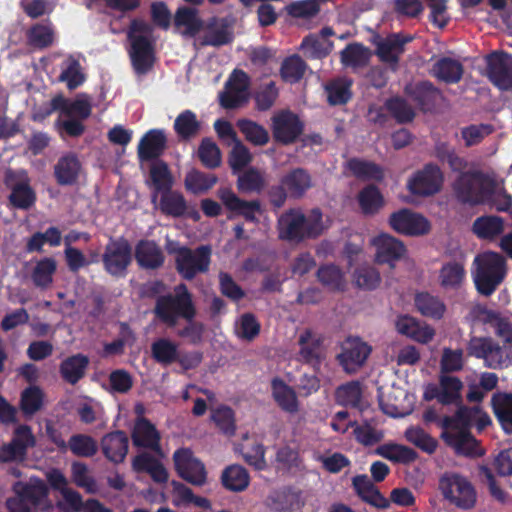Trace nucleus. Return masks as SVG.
<instances>
[{
  "label": "nucleus",
  "instance_id": "1",
  "mask_svg": "<svg viewBox=\"0 0 512 512\" xmlns=\"http://www.w3.org/2000/svg\"><path fill=\"white\" fill-rule=\"evenodd\" d=\"M485 320L495 329L503 345L500 346L489 337H472L467 345L468 355L483 359L485 365L491 369L510 366L512 364V324L495 311H488Z\"/></svg>",
  "mask_w": 512,
  "mask_h": 512
},
{
  "label": "nucleus",
  "instance_id": "2",
  "mask_svg": "<svg viewBox=\"0 0 512 512\" xmlns=\"http://www.w3.org/2000/svg\"><path fill=\"white\" fill-rule=\"evenodd\" d=\"M279 238L300 243L307 239H316L322 235L324 225L319 208L311 210L306 216L300 209H289L278 220Z\"/></svg>",
  "mask_w": 512,
  "mask_h": 512
},
{
  "label": "nucleus",
  "instance_id": "3",
  "mask_svg": "<svg viewBox=\"0 0 512 512\" xmlns=\"http://www.w3.org/2000/svg\"><path fill=\"white\" fill-rule=\"evenodd\" d=\"M154 314L156 318L169 328L178 324L180 319L193 320L197 310L193 295L184 283L174 287L173 293L160 295L156 299Z\"/></svg>",
  "mask_w": 512,
  "mask_h": 512
},
{
  "label": "nucleus",
  "instance_id": "4",
  "mask_svg": "<svg viewBox=\"0 0 512 512\" xmlns=\"http://www.w3.org/2000/svg\"><path fill=\"white\" fill-rule=\"evenodd\" d=\"M473 281L478 293L491 296L507 275L506 259L499 253L486 251L478 254L473 261Z\"/></svg>",
  "mask_w": 512,
  "mask_h": 512
},
{
  "label": "nucleus",
  "instance_id": "5",
  "mask_svg": "<svg viewBox=\"0 0 512 512\" xmlns=\"http://www.w3.org/2000/svg\"><path fill=\"white\" fill-rule=\"evenodd\" d=\"M452 188L456 199L460 203L478 205L488 201L493 196L496 182L480 170L461 171Z\"/></svg>",
  "mask_w": 512,
  "mask_h": 512
},
{
  "label": "nucleus",
  "instance_id": "6",
  "mask_svg": "<svg viewBox=\"0 0 512 512\" xmlns=\"http://www.w3.org/2000/svg\"><path fill=\"white\" fill-rule=\"evenodd\" d=\"M471 420H477L474 425L479 431L491 423L490 418H443L441 423L442 438L459 454H478L477 442L469 432Z\"/></svg>",
  "mask_w": 512,
  "mask_h": 512
},
{
  "label": "nucleus",
  "instance_id": "7",
  "mask_svg": "<svg viewBox=\"0 0 512 512\" xmlns=\"http://www.w3.org/2000/svg\"><path fill=\"white\" fill-rule=\"evenodd\" d=\"M168 253L175 256V269L184 280L191 281L198 274L209 271L212 249L209 245H200L195 249L180 246L178 243L168 247Z\"/></svg>",
  "mask_w": 512,
  "mask_h": 512
},
{
  "label": "nucleus",
  "instance_id": "8",
  "mask_svg": "<svg viewBox=\"0 0 512 512\" xmlns=\"http://www.w3.org/2000/svg\"><path fill=\"white\" fill-rule=\"evenodd\" d=\"M439 490L444 500L461 510L476 506L477 491L472 482L457 473H445L439 479Z\"/></svg>",
  "mask_w": 512,
  "mask_h": 512
},
{
  "label": "nucleus",
  "instance_id": "9",
  "mask_svg": "<svg viewBox=\"0 0 512 512\" xmlns=\"http://www.w3.org/2000/svg\"><path fill=\"white\" fill-rule=\"evenodd\" d=\"M132 257V246L127 239H111L102 254L103 268L114 278H124L132 263Z\"/></svg>",
  "mask_w": 512,
  "mask_h": 512
},
{
  "label": "nucleus",
  "instance_id": "10",
  "mask_svg": "<svg viewBox=\"0 0 512 512\" xmlns=\"http://www.w3.org/2000/svg\"><path fill=\"white\" fill-rule=\"evenodd\" d=\"M444 182V175L438 165L427 163L417 170L407 181V189L412 195L428 197L437 194Z\"/></svg>",
  "mask_w": 512,
  "mask_h": 512
},
{
  "label": "nucleus",
  "instance_id": "11",
  "mask_svg": "<svg viewBox=\"0 0 512 512\" xmlns=\"http://www.w3.org/2000/svg\"><path fill=\"white\" fill-rule=\"evenodd\" d=\"M174 468L177 474L194 486L207 483V471L201 460L188 448H179L173 454Z\"/></svg>",
  "mask_w": 512,
  "mask_h": 512
},
{
  "label": "nucleus",
  "instance_id": "12",
  "mask_svg": "<svg viewBox=\"0 0 512 512\" xmlns=\"http://www.w3.org/2000/svg\"><path fill=\"white\" fill-rule=\"evenodd\" d=\"M271 121L273 138L283 145L295 143L304 131L303 121L290 110L279 111Z\"/></svg>",
  "mask_w": 512,
  "mask_h": 512
},
{
  "label": "nucleus",
  "instance_id": "13",
  "mask_svg": "<svg viewBox=\"0 0 512 512\" xmlns=\"http://www.w3.org/2000/svg\"><path fill=\"white\" fill-rule=\"evenodd\" d=\"M487 77L501 91L512 90V54L494 51L486 57Z\"/></svg>",
  "mask_w": 512,
  "mask_h": 512
},
{
  "label": "nucleus",
  "instance_id": "14",
  "mask_svg": "<svg viewBox=\"0 0 512 512\" xmlns=\"http://www.w3.org/2000/svg\"><path fill=\"white\" fill-rule=\"evenodd\" d=\"M389 225L397 233L407 236L424 235L430 230L429 221L408 208L393 212L389 217Z\"/></svg>",
  "mask_w": 512,
  "mask_h": 512
},
{
  "label": "nucleus",
  "instance_id": "15",
  "mask_svg": "<svg viewBox=\"0 0 512 512\" xmlns=\"http://www.w3.org/2000/svg\"><path fill=\"white\" fill-rule=\"evenodd\" d=\"M128 38L131 42L130 58L133 69L138 75H145L154 64L153 43L144 35L128 33Z\"/></svg>",
  "mask_w": 512,
  "mask_h": 512
},
{
  "label": "nucleus",
  "instance_id": "16",
  "mask_svg": "<svg viewBox=\"0 0 512 512\" xmlns=\"http://www.w3.org/2000/svg\"><path fill=\"white\" fill-rule=\"evenodd\" d=\"M217 196L224 207L233 214L242 216L247 222L257 221V214L261 213V203L259 200L247 201L241 199L228 187L219 188Z\"/></svg>",
  "mask_w": 512,
  "mask_h": 512
},
{
  "label": "nucleus",
  "instance_id": "17",
  "mask_svg": "<svg viewBox=\"0 0 512 512\" xmlns=\"http://www.w3.org/2000/svg\"><path fill=\"white\" fill-rule=\"evenodd\" d=\"M466 257L460 251L453 259L444 261L439 269L438 280L444 290H458L466 279Z\"/></svg>",
  "mask_w": 512,
  "mask_h": 512
},
{
  "label": "nucleus",
  "instance_id": "18",
  "mask_svg": "<svg viewBox=\"0 0 512 512\" xmlns=\"http://www.w3.org/2000/svg\"><path fill=\"white\" fill-rule=\"evenodd\" d=\"M12 491L30 500L41 511H50L53 508L52 502L48 499V487L39 478H30L28 482L17 481L13 484Z\"/></svg>",
  "mask_w": 512,
  "mask_h": 512
},
{
  "label": "nucleus",
  "instance_id": "19",
  "mask_svg": "<svg viewBox=\"0 0 512 512\" xmlns=\"http://www.w3.org/2000/svg\"><path fill=\"white\" fill-rule=\"evenodd\" d=\"M370 353L371 347L366 342L359 337H349L338 358L347 372H354L365 363Z\"/></svg>",
  "mask_w": 512,
  "mask_h": 512
},
{
  "label": "nucleus",
  "instance_id": "20",
  "mask_svg": "<svg viewBox=\"0 0 512 512\" xmlns=\"http://www.w3.org/2000/svg\"><path fill=\"white\" fill-rule=\"evenodd\" d=\"M5 185L11 190L9 195L10 204L16 209L28 210L36 202L35 191L29 182H16V174L13 170L8 169L5 172Z\"/></svg>",
  "mask_w": 512,
  "mask_h": 512
},
{
  "label": "nucleus",
  "instance_id": "21",
  "mask_svg": "<svg viewBox=\"0 0 512 512\" xmlns=\"http://www.w3.org/2000/svg\"><path fill=\"white\" fill-rule=\"evenodd\" d=\"M35 444V440L29 428L21 426L16 429L11 443L0 447V463L11 461H23L27 449Z\"/></svg>",
  "mask_w": 512,
  "mask_h": 512
},
{
  "label": "nucleus",
  "instance_id": "22",
  "mask_svg": "<svg viewBox=\"0 0 512 512\" xmlns=\"http://www.w3.org/2000/svg\"><path fill=\"white\" fill-rule=\"evenodd\" d=\"M167 138L162 129H150L139 141L137 147L140 161H151L158 159L165 151Z\"/></svg>",
  "mask_w": 512,
  "mask_h": 512
},
{
  "label": "nucleus",
  "instance_id": "23",
  "mask_svg": "<svg viewBox=\"0 0 512 512\" xmlns=\"http://www.w3.org/2000/svg\"><path fill=\"white\" fill-rule=\"evenodd\" d=\"M134 256L138 266L146 270H157L163 266L165 256L161 247L153 240L142 239L135 246Z\"/></svg>",
  "mask_w": 512,
  "mask_h": 512
},
{
  "label": "nucleus",
  "instance_id": "24",
  "mask_svg": "<svg viewBox=\"0 0 512 512\" xmlns=\"http://www.w3.org/2000/svg\"><path fill=\"white\" fill-rule=\"evenodd\" d=\"M322 343L321 336L314 334L310 329L304 330L298 338L299 360L313 368H318L323 357Z\"/></svg>",
  "mask_w": 512,
  "mask_h": 512
},
{
  "label": "nucleus",
  "instance_id": "25",
  "mask_svg": "<svg viewBox=\"0 0 512 512\" xmlns=\"http://www.w3.org/2000/svg\"><path fill=\"white\" fill-rule=\"evenodd\" d=\"M90 359L83 353L70 355L63 359L59 365L61 379L70 385L79 383L87 373Z\"/></svg>",
  "mask_w": 512,
  "mask_h": 512
},
{
  "label": "nucleus",
  "instance_id": "26",
  "mask_svg": "<svg viewBox=\"0 0 512 512\" xmlns=\"http://www.w3.org/2000/svg\"><path fill=\"white\" fill-rule=\"evenodd\" d=\"M81 162L75 153L61 156L54 165L53 174L60 186H72L77 183L81 171Z\"/></svg>",
  "mask_w": 512,
  "mask_h": 512
},
{
  "label": "nucleus",
  "instance_id": "27",
  "mask_svg": "<svg viewBox=\"0 0 512 512\" xmlns=\"http://www.w3.org/2000/svg\"><path fill=\"white\" fill-rule=\"evenodd\" d=\"M335 401L345 408L354 409L360 413H364L369 407L362 397L359 381H350L338 386L335 390Z\"/></svg>",
  "mask_w": 512,
  "mask_h": 512
},
{
  "label": "nucleus",
  "instance_id": "28",
  "mask_svg": "<svg viewBox=\"0 0 512 512\" xmlns=\"http://www.w3.org/2000/svg\"><path fill=\"white\" fill-rule=\"evenodd\" d=\"M376 246V260L380 264H390L401 259L406 251L402 241L388 234H381L374 239Z\"/></svg>",
  "mask_w": 512,
  "mask_h": 512
},
{
  "label": "nucleus",
  "instance_id": "29",
  "mask_svg": "<svg viewBox=\"0 0 512 512\" xmlns=\"http://www.w3.org/2000/svg\"><path fill=\"white\" fill-rule=\"evenodd\" d=\"M202 129V123L197 115L190 109L183 110L178 114L173 123V130L179 142H189L196 138Z\"/></svg>",
  "mask_w": 512,
  "mask_h": 512
},
{
  "label": "nucleus",
  "instance_id": "30",
  "mask_svg": "<svg viewBox=\"0 0 512 512\" xmlns=\"http://www.w3.org/2000/svg\"><path fill=\"white\" fill-rule=\"evenodd\" d=\"M406 92L424 112L433 111L441 97V91L429 81L419 82L411 90L406 89Z\"/></svg>",
  "mask_w": 512,
  "mask_h": 512
},
{
  "label": "nucleus",
  "instance_id": "31",
  "mask_svg": "<svg viewBox=\"0 0 512 512\" xmlns=\"http://www.w3.org/2000/svg\"><path fill=\"white\" fill-rule=\"evenodd\" d=\"M464 67L456 59L450 57L439 58L432 66L431 74L446 84H456L463 76Z\"/></svg>",
  "mask_w": 512,
  "mask_h": 512
},
{
  "label": "nucleus",
  "instance_id": "32",
  "mask_svg": "<svg viewBox=\"0 0 512 512\" xmlns=\"http://www.w3.org/2000/svg\"><path fill=\"white\" fill-rule=\"evenodd\" d=\"M290 198L300 199L312 187V177L303 168H294L281 177Z\"/></svg>",
  "mask_w": 512,
  "mask_h": 512
},
{
  "label": "nucleus",
  "instance_id": "33",
  "mask_svg": "<svg viewBox=\"0 0 512 512\" xmlns=\"http://www.w3.org/2000/svg\"><path fill=\"white\" fill-rule=\"evenodd\" d=\"M132 439L134 445L152 449L159 455H163L159 447V433L146 418H139L137 420L133 429Z\"/></svg>",
  "mask_w": 512,
  "mask_h": 512
},
{
  "label": "nucleus",
  "instance_id": "34",
  "mask_svg": "<svg viewBox=\"0 0 512 512\" xmlns=\"http://www.w3.org/2000/svg\"><path fill=\"white\" fill-rule=\"evenodd\" d=\"M411 40V36L393 34L391 37L377 44L376 54L383 62L397 64L399 55L404 51V45Z\"/></svg>",
  "mask_w": 512,
  "mask_h": 512
},
{
  "label": "nucleus",
  "instance_id": "35",
  "mask_svg": "<svg viewBox=\"0 0 512 512\" xmlns=\"http://www.w3.org/2000/svg\"><path fill=\"white\" fill-rule=\"evenodd\" d=\"M396 330L411 339L420 343L430 342L435 332L432 328L425 326L421 327L415 318L408 315H401L396 320Z\"/></svg>",
  "mask_w": 512,
  "mask_h": 512
},
{
  "label": "nucleus",
  "instance_id": "36",
  "mask_svg": "<svg viewBox=\"0 0 512 512\" xmlns=\"http://www.w3.org/2000/svg\"><path fill=\"white\" fill-rule=\"evenodd\" d=\"M347 168L360 180L381 182L385 177L384 169L379 164L356 157L348 160Z\"/></svg>",
  "mask_w": 512,
  "mask_h": 512
},
{
  "label": "nucleus",
  "instance_id": "37",
  "mask_svg": "<svg viewBox=\"0 0 512 512\" xmlns=\"http://www.w3.org/2000/svg\"><path fill=\"white\" fill-rule=\"evenodd\" d=\"M414 303L421 315L435 320L441 319L446 311L444 302L428 292L417 293Z\"/></svg>",
  "mask_w": 512,
  "mask_h": 512
},
{
  "label": "nucleus",
  "instance_id": "38",
  "mask_svg": "<svg viewBox=\"0 0 512 512\" xmlns=\"http://www.w3.org/2000/svg\"><path fill=\"white\" fill-rule=\"evenodd\" d=\"M472 231L480 239L493 240L503 233L504 220L494 215L478 217L473 222Z\"/></svg>",
  "mask_w": 512,
  "mask_h": 512
},
{
  "label": "nucleus",
  "instance_id": "39",
  "mask_svg": "<svg viewBox=\"0 0 512 512\" xmlns=\"http://www.w3.org/2000/svg\"><path fill=\"white\" fill-rule=\"evenodd\" d=\"M359 207L364 215H375L385 204L379 188L373 184L365 186L357 197Z\"/></svg>",
  "mask_w": 512,
  "mask_h": 512
},
{
  "label": "nucleus",
  "instance_id": "40",
  "mask_svg": "<svg viewBox=\"0 0 512 512\" xmlns=\"http://www.w3.org/2000/svg\"><path fill=\"white\" fill-rule=\"evenodd\" d=\"M178 344L168 338H158L151 344V356L164 367L177 361Z\"/></svg>",
  "mask_w": 512,
  "mask_h": 512
},
{
  "label": "nucleus",
  "instance_id": "41",
  "mask_svg": "<svg viewBox=\"0 0 512 512\" xmlns=\"http://www.w3.org/2000/svg\"><path fill=\"white\" fill-rule=\"evenodd\" d=\"M375 453L395 463L408 464L416 459V452L402 444L388 442L376 448Z\"/></svg>",
  "mask_w": 512,
  "mask_h": 512
},
{
  "label": "nucleus",
  "instance_id": "42",
  "mask_svg": "<svg viewBox=\"0 0 512 512\" xmlns=\"http://www.w3.org/2000/svg\"><path fill=\"white\" fill-rule=\"evenodd\" d=\"M271 386L273 397L277 404L286 412H295L298 408L295 390L280 378H274Z\"/></svg>",
  "mask_w": 512,
  "mask_h": 512
},
{
  "label": "nucleus",
  "instance_id": "43",
  "mask_svg": "<svg viewBox=\"0 0 512 512\" xmlns=\"http://www.w3.org/2000/svg\"><path fill=\"white\" fill-rule=\"evenodd\" d=\"M352 81L345 78L333 79L325 85L327 101L332 106L345 105L352 98Z\"/></svg>",
  "mask_w": 512,
  "mask_h": 512
},
{
  "label": "nucleus",
  "instance_id": "44",
  "mask_svg": "<svg viewBox=\"0 0 512 512\" xmlns=\"http://www.w3.org/2000/svg\"><path fill=\"white\" fill-rule=\"evenodd\" d=\"M353 486L358 495L364 501L378 508H385L388 506L387 499L380 494L366 475L356 476L353 479Z\"/></svg>",
  "mask_w": 512,
  "mask_h": 512
},
{
  "label": "nucleus",
  "instance_id": "45",
  "mask_svg": "<svg viewBox=\"0 0 512 512\" xmlns=\"http://www.w3.org/2000/svg\"><path fill=\"white\" fill-rule=\"evenodd\" d=\"M104 454L113 462L124 460L128 451V440L122 432L109 434L102 441Z\"/></svg>",
  "mask_w": 512,
  "mask_h": 512
},
{
  "label": "nucleus",
  "instance_id": "46",
  "mask_svg": "<svg viewBox=\"0 0 512 512\" xmlns=\"http://www.w3.org/2000/svg\"><path fill=\"white\" fill-rule=\"evenodd\" d=\"M160 210L166 216L181 218L187 212V201L180 192L171 189L161 194Z\"/></svg>",
  "mask_w": 512,
  "mask_h": 512
},
{
  "label": "nucleus",
  "instance_id": "47",
  "mask_svg": "<svg viewBox=\"0 0 512 512\" xmlns=\"http://www.w3.org/2000/svg\"><path fill=\"white\" fill-rule=\"evenodd\" d=\"M57 270V262L52 257L39 260L33 268L31 279L33 284L41 289H47L53 282Z\"/></svg>",
  "mask_w": 512,
  "mask_h": 512
},
{
  "label": "nucleus",
  "instance_id": "48",
  "mask_svg": "<svg viewBox=\"0 0 512 512\" xmlns=\"http://www.w3.org/2000/svg\"><path fill=\"white\" fill-rule=\"evenodd\" d=\"M221 482L226 489L239 492L248 487L250 478L245 468L235 464L223 470Z\"/></svg>",
  "mask_w": 512,
  "mask_h": 512
},
{
  "label": "nucleus",
  "instance_id": "49",
  "mask_svg": "<svg viewBox=\"0 0 512 512\" xmlns=\"http://www.w3.org/2000/svg\"><path fill=\"white\" fill-rule=\"evenodd\" d=\"M119 336L112 342L104 344L103 355L105 357L124 354L125 346H132L136 341V334L126 322H120Z\"/></svg>",
  "mask_w": 512,
  "mask_h": 512
},
{
  "label": "nucleus",
  "instance_id": "50",
  "mask_svg": "<svg viewBox=\"0 0 512 512\" xmlns=\"http://www.w3.org/2000/svg\"><path fill=\"white\" fill-rule=\"evenodd\" d=\"M174 25L176 27H185L183 35L194 37L203 27L202 20L197 16L194 8L181 7L176 11L174 17Z\"/></svg>",
  "mask_w": 512,
  "mask_h": 512
},
{
  "label": "nucleus",
  "instance_id": "51",
  "mask_svg": "<svg viewBox=\"0 0 512 512\" xmlns=\"http://www.w3.org/2000/svg\"><path fill=\"white\" fill-rule=\"evenodd\" d=\"M318 281L330 291H344L345 279L342 270L335 264H325L318 268Z\"/></svg>",
  "mask_w": 512,
  "mask_h": 512
},
{
  "label": "nucleus",
  "instance_id": "52",
  "mask_svg": "<svg viewBox=\"0 0 512 512\" xmlns=\"http://www.w3.org/2000/svg\"><path fill=\"white\" fill-rule=\"evenodd\" d=\"M462 386L458 377L442 375L440 377V389L433 387V390L437 392L438 402L447 405L456 402L460 398Z\"/></svg>",
  "mask_w": 512,
  "mask_h": 512
},
{
  "label": "nucleus",
  "instance_id": "53",
  "mask_svg": "<svg viewBox=\"0 0 512 512\" xmlns=\"http://www.w3.org/2000/svg\"><path fill=\"white\" fill-rule=\"evenodd\" d=\"M385 108L398 124L411 123L416 116L412 106L400 96L386 99Z\"/></svg>",
  "mask_w": 512,
  "mask_h": 512
},
{
  "label": "nucleus",
  "instance_id": "54",
  "mask_svg": "<svg viewBox=\"0 0 512 512\" xmlns=\"http://www.w3.org/2000/svg\"><path fill=\"white\" fill-rule=\"evenodd\" d=\"M352 427L355 438L363 445H372L384 438V432L373 420L355 421Z\"/></svg>",
  "mask_w": 512,
  "mask_h": 512
},
{
  "label": "nucleus",
  "instance_id": "55",
  "mask_svg": "<svg viewBox=\"0 0 512 512\" xmlns=\"http://www.w3.org/2000/svg\"><path fill=\"white\" fill-rule=\"evenodd\" d=\"M61 73L59 80L65 82L69 89H76L85 80L81 71V65L78 59L70 55L61 64Z\"/></svg>",
  "mask_w": 512,
  "mask_h": 512
},
{
  "label": "nucleus",
  "instance_id": "56",
  "mask_svg": "<svg viewBox=\"0 0 512 512\" xmlns=\"http://www.w3.org/2000/svg\"><path fill=\"white\" fill-rule=\"evenodd\" d=\"M150 178L154 187L153 201L157 198V193H165L172 189L173 177L166 162L160 161L150 169Z\"/></svg>",
  "mask_w": 512,
  "mask_h": 512
},
{
  "label": "nucleus",
  "instance_id": "57",
  "mask_svg": "<svg viewBox=\"0 0 512 512\" xmlns=\"http://www.w3.org/2000/svg\"><path fill=\"white\" fill-rule=\"evenodd\" d=\"M237 127L245 139L255 146H264L269 142L268 131L260 124L249 119H239Z\"/></svg>",
  "mask_w": 512,
  "mask_h": 512
},
{
  "label": "nucleus",
  "instance_id": "58",
  "mask_svg": "<svg viewBox=\"0 0 512 512\" xmlns=\"http://www.w3.org/2000/svg\"><path fill=\"white\" fill-rule=\"evenodd\" d=\"M218 178L214 174H206L198 170H192L187 173L184 184L187 191L193 194L207 192L216 183Z\"/></svg>",
  "mask_w": 512,
  "mask_h": 512
},
{
  "label": "nucleus",
  "instance_id": "59",
  "mask_svg": "<svg viewBox=\"0 0 512 512\" xmlns=\"http://www.w3.org/2000/svg\"><path fill=\"white\" fill-rule=\"evenodd\" d=\"M28 42L31 46L39 49L47 48L54 42V30L52 24L37 23L33 25L27 32Z\"/></svg>",
  "mask_w": 512,
  "mask_h": 512
},
{
  "label": "nucleus",
  "instance_id": "60",
  "mask_svg": "<svg viewBox=\"0 0 512 512\" xmlns=\"http://www.w3.org/2000/svg\"><path fill=\"white\" fill-rule=\"evenodd\" d=\"M265 186L263 174L256 168L250 167L238 176L237 189L241 193H260Z\"/></svg>",
  "mask_w": 512,
  "mask_h": 512
},
{
  "label": "nucleus",
  "instance_id": "61",
  "mask_svg": "<svg viewBox=\"0 0 512 512\" xmlns=\"http://www.w3.org/2000/svg\"><path fill=\"white\" fill-rule=\"evenodd\" d=\"M306 68V63L299 55H292L282 62L280 74L285 82L294 84L303 78Z\"/></svg>",
  "mask_w": 512,
  "mask_h": 512
},
{
  "label": "nucleus",
  "instance_id": "62",
  "mask_svg": "<svg viewBox=\"0 0 512 512\" xmlns=\"http://www.w3.org/2000/svg\"><path fill=\"white\" fill-rule=\"evenodd\" d=\"M44 401V393L38 386H29L21 393L20 407L25 416L38 412Z\"/></svg>",
  "mask_w": 512,
  "mask_h": 512
},
{
  "label": "nucleus",
  "instance_id": "63",
  "mask_svg": "<svg viewBox=\"0 0 512 512\" xmlns=\"http://www.w3.org/2000/svg\"><path fill=\"white\" fill-rule=\"evenodd\" d=\"M201 163L209 169H215L221 164V152L217 144L209 137L201 140L197 152Z\"/></svg>",
  "mask_w": 512,
  "mask_h": 512
},
{
  "label": "nucleus",
  "instance_id": "64",
  "mask_svg": "<svg viewBox=\"0 0 512 512\" xmlns=\"http://www.w3.org/2000/svg\"><path fill=\"white\" fill-rule=\"evenodd\" d=\"M332 43L325 38L314 35L306 36L301 43L304 54L312 59H322L329 55L332 50Z\"/></svg>",
  "mask_w": 512,
  "mask_h": 512
}]
</instances>
